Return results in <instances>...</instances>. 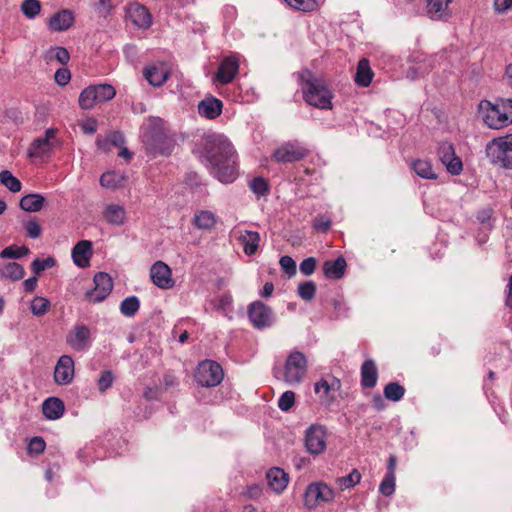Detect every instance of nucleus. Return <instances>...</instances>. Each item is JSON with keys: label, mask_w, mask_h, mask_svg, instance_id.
<instances>
[{"label": "nucleus", "mask_w": 512, "mask_h": 512, "mask_svg": "<svg viewBox=\"0 0 512 512\" xmlns=\"http://www.w3.org/2000/svg\"><path fill=\"white\" fill-rule=\"evenodd\" d=\"M94 284V289L87 292V296L90 301L95 303L103 301L113 288L112 278L104 272H99L94 276Z\"/></svg>", "instance_id": "obj_15"}, {"label": "nucleus", "mask_w": 512, "mask_h": 512, "mask_svg": "<svg viewBox=\"0 0 512 512\" xmlns=\"http://www.w3.org/2000/svg\"><path fill=\"white\" fill-rule=\"evenodd\" d=\"M446 166L447 171L452 175H459L463 170V164L461 159L454 154L447 162H443Z\"/></svg>", "instance_id": "obj_48"}, {"label": "nucleus", "mask_w": 512, "mask_h": 512, "mask_svg": "<svg viewBox=\"0 0 512 512\" xmlns=\"http://www.w3.org/2000/svg\"><path fill=\"white\" fill-rule=\"evenodd\" d=\"M224 377L220 364L213 360H204L198 364L194 378L202 387H215L219 385Z\"/></svg>", "instance_id": "obj_8"}, {"label": "nucleus", "mask_w": 512, "mask_h": 512, "mask_svg": "<svg viewBox=\"0 0 512 512\" xmlns=\"http://www.w3.org/2000/svg\"><path fill=\"white\" fill-rule=\"evenodd\" d=\"M203 155L211 165V173L222 183H231L237 177L236 152L223 135L209 133L202 138Z\"/></svg>", "instance_id": "obj_1"}, {"label": "nucleus", "mask_w": 512, "mask_h": 512, "mask_svg": "<svg viewBox=\"0 0 512 512\" xmlns=\"http://www.w3.org/2000/svg\"><path fill=\"white\" fill-rule=\"evenodd\" d=\"M341 388L339 379L333 377L332 381L322 378L315 383L314 391L319 396L320 404L329 408L335 401L334 393Z\"/></svg>", "instance_id": "obj_13"}, {"label": "nucleus", "mask_w": 512, "mask_h": 512, "mask_svg": "<svg viewBox=\"0 0 512 512\" xmlns=\"http://www.w3.org/2000/svg\"><path fill=\"white\" fill-rule=\"evenodd\" d=\"M238 239L242 244L246 255L251 256L258 250L260 242V235L258 232L245 230L244 232H241Z\"/></svg>", "instance_id": "obj_30"}, {"label": "nucleus", "mask_w": 512, "mask_h": 512, "mask_svg": "<svg viewBox=\"0 0 512 512\" xmlns=\"http://www.w3.org/2000/svg\"><path fill=\"white\" fill-rule=\"evenodd\" d=\"M384 397L390 401H400L404 394L405 388L398 382H390L384 387Z\"/></svg>", "instance_id": "obj_36"}, {"label": "nucleus", "mask_w": 512, "mask_h": 512, "mask_svg": "<svg viewBox=\"0 0 512 512\" xmlns=\"http://www.w3.org/2000/svg\"><path fill=\"white\" fill-rule=\"evenodd\" d=\"M295 403V393L293 391H285L278 400V407L282 411H289Z\"/></svg>", "instance_id": "obj_47"}, {"label": "nucleus", "mask_w": 512, "mask_h": 512, "mask_svg": "<svg viewBox=\"0 0 512 512\" xmlns=\"http://www.w3.org/2000/svg\"><path fill=\"white\" fill-rule=\"evenodd\" d=\"M55 265L56 259L53 256L34 259V286L36 285L37 276L40 275L41 272L50 269Z\"/></svg>", "instance_id": "obj_41"}, {"label": "nucleus", "mask_w": 512, "mask_h": 512, "mask_svg": "<svg viewBox=\"0 0 512 512\" xmlns=\"http://www.w3.org/2000/svg\"><path fill=\"white\" fill-rule=\"evenodd\" d=\"M92 256V243L88 240L79 241L72 249L73 262L80 268L90 265Z\"/></svg>", "instance_id": "obj_21"}, {"label": "nucleus", "mask_w": 512, "mask_h": 512, "mask_svg": "<svg viewBox=\"0 0 512 512\" xmlns=\"http://www.w3.org/2000/svg\"><path fill=\"white\" fill-rule=\"evenodd\" d=\"M74 15L70 10H61L53 14L48 20L49 29L52 31H64L74 23Z\"/></svg>", "instance_id": "obj_22"}, {"label": "nucleus", "mask_w": 512, "mask_h": 512, "mask_svg": "<svg viewBox=\"0 0 512 512\" xmlns=\"http://www.w3.org/2000/svg\"><path fill=\"white\" fill-rule=\"evenodd\" d=\"M426 11L433 20H442L449 16V0H426Z\"/></svg>", "instance_id": "obj_28"}, {"label": "nucleus", "mask_w": 512, "mask_h": 512, "mask_svg": "<svg viewBox=\"0 0 512 512\" xmlns=\"http://www.w3.org/2000/svg\"><path fill=\"white\" fill-rule=\"evenodd\" d=\"M455 154L454 147L449 142H443L439 145L438 155L441 162H447Z\"/></svg>", "instance_id": "obj_51"}, {"label": "nucleus", "mask_w": 512, "mask_h": 512, "mask_svg": "<svg viewBox=\"0 0 512 512\" xmlns=\"http://www.w3.org/2000/svg\"><path fill=\"white\" fill-rule=\"evenodd\" d=\"M222 109L223 102L212 95L206 96L198 104V113L209 120L219 117L222 113Z\"/></svg>", "instance_id": "obj_19"}, {"label": "nucleus", "mask_w": 512, "mask_h": 512, "mask_svg": "<svg viewBox=\"0 0 512 512\" xmlns=\"http://www.w3.org/2000/svg\"><path fill=\"white\" fill-rule=\"evenodd\" d=\"M100 184L106 188H115L117 185L115 174L110 172L102 174Z\"/></svg>", "instance_id": "obj_58"}, {"label": "nucleus", "mask_w": 512, "mask_h": 512, "mask_svg": "<svg viewBox=\"0 0 512 512\" xmlns=\"http://www.w3.org/2000/svg\"><path fill=\"white\" fill-rule=\"evenodd\" d=\"M266 478L269 487L276 493H281L287 487L288 475L281 468H271L267 472Z\"/></svg>", "instance_id": "obj_25"}, {"label": "nucleus", "mask_w": 512, "mask_h": 512, "mask_svg": "<svg viewBox=\"0 0 512 512\" xmlns=\"http://www.w3.org/2000/svg\"><path fill=\"white\" fill-rule=\"evenodd\" d=\"M82 129L86 134H94L97 130V121L94 119L87 120L83 125Z\"/></svg>", "instance_id": "obj_62"}, {"label": "nucleus", "mask_w": 512, "mask_h": 512, "mask_svg": "<svg viewBox=\"0 0 512 512\" xmlns=\"http://www.w3.org/2000/svg\"><path fill=\"white\" fill-rule=\"evenodd\" d=\"M46 59H56L61 64H67L70 60V54L64 47H52L46 53Z\"/></svg>", "instance_id": "obj_43"}, {"label": "nucleus", "mask_w": 512, "mask_h": 512, "mask_svg": "<svg viewBox=\"0 0 512 512\" xmlns=\"http://www.w3.org/2000/svg\"><path fill=\"white\" fill-rule=\"evenodd\" d=\"M54 79L59 86H65L71 79V73L67 68H59L55 72Z\"/></svg>", "instance_id": "obj_57"}, {"label": "nucleus", "mask_w": 512, "mask_h": 512, "mask_svg": "<svg viewBox=\"0 0 512 512\" xmlns=\"http://www.w3.org/2000/svg\"><path fill=\"white\" fill-rule=\"evenodd\" d=\"M262 495V488L260 485L254 484L248 487L247 496L250 499H258Z\"/></svg>", "instance_id": "obj_61"}, {"label": "nucleus", "mask_w": 512, "mask_h": 512, "mask_svg": "<svg viewBox=\"0 0 512 512\" xmlns=\"http://www.w3.org/2000/svg\"><path fill=\"white\" fill-rule=\"evenodd\" d=\"M116 95L115 88L110 84L90 85L83 89L79 95V106L83 110H89L96 104L109 101Z\"/></svg>", "instance_id": "obj_5"}, {"label": "nucleus", "mask_w": 512, "mask_h": 512, "mask_svg": "<svg viewBox=\"0 0 512 512\" xmlns=\"http://www.w3.org/2000/svg\"><path fill=\"white\" fill-rule=\"evenodd\" d=\"M67 343L76 351H83L90 342V330L85 325H79L67 335Z\"/></svg>", "instance_id": "obj_20"}, {"label": "nucleus", "mask_w": 512, "mask_h": 512, "mask_svg": "<svg viewBox=\"0 0 512 512\" xmlns=\"http://www.w3.org/2000/svg\"><path fill=\"white\" fill-rule=\"evenodd\" d=\"M143 74L152 86H161L169 78V72L164 67L151 66Z\"/></svg>", "instance_id": "obj_32"}, {"label": "nucleus", "mask_w": 512, "mask_h": 512, "mask_svg": "<svg viewBox=\"0 0 512 512\" xmlns=\"http://www.w3.org/2000/svg\"><path fill=\"white\" fill-rule=\"evenodd\" d=\"M24 268L17 262H7L0 264V278L17 281L23 278Z\"/></svg>", "instance_id": "obj_31"}, {"label": "nucleus", "mask_w": 512, "mask_h": 512, "mask_svg": "<svg viewBox=\"0 0 512 512\" xmlns=\"http://www.w3.org/2000/svg\"><path fill=\"white\" fill-rule=\"evenodd\" d=\"M347 267L346 260L343 256L337 257L335 260H327L323 264L324 275L329 279H341Z\"/></svg>", "instance_id": "obj_24"}, {"label": "nucleus", "mask_w": 512, "mask_h": 512, "mask_svg": "<svg viewBox=\"0 0 512 512\" xmlns=\"http://www.w3.org/2000/svg\"><path fill=\"white\" fill-rule=\"evenodd\" d=\"M317 261L314 257H308L300 263V271L305 276H309L314 273Z\"/></svg>", "instance_id": "obj_56"}, {"label": "nucleus", "mask_w": 512, "mask_h": 512, "mask_svg": "<svg viewBox=\"0 0 512 512\" xmlns=\"http://www.w3.org/2000/svg\"><path fill=\"white\" fill-rule=\"evenodd\" d=\"M0 183L13 193L19 192L22 187L21 182L9 170L0 172Z\"/></svg>", "instance_id": "obj_39"}, {"label": "nucleus", "mask_w": 512, "mask_h": 512, "mask_svg": "<svg viewBox=\"0 0 512 512\" xmlns=\"http://www.w3.org/2000/svg\"><path fill=\"white\" fill-rule=\"evenodd\" d=\"M307 374L306 356L298 351H292L286 359L283 380L289 385L300 384Z\"/></svg>", "instance_id": "obj_6"}, {"label": "nucleus", "mask_w": 512, "mask_h": 512, "mask_svg": "<svg viewBox=\"0 0 512 512\" xmlns=\"http://www.w3.org/2000/svg\"><path fill=\"white\" fill-rule=\"evenodd\" d=\"M361 480V474L357 469L352 470L350 474L347 476H343L337 479V483L339 484L342 490L351 488L358 484Z\"/></svg>", "instance_id": "obj_45"}, {"label": "nucleus", "mask_w": 512, "mask_h": 512, "mask_svg": "<svg viewBox=\"0 0 512 512\" xmlns=\"http://www.w3.org/2000/svg\"><path fill=\"white\" fill-rule=\"evenodd\" d=\"M484 123L491 129H502L512 124V98H499L494 103H480Z\"/></svg>", "instance_id": "obj_3"}, {"label": "nucleus", "mask_w": 512, "mask_h": 512, "mask_svg": "<svg viewBox=\"0 0 512 512\" xmlns=\"http://www.w3.org/2000/svg\"><path fill=\"white\" fill-rule=\"evenodd\" d=\"M248 316L253 326L264 329L273 324L272 309L261 301H255L248 308Z\"/></svg>", "instance_id": "obj_12"}, {"label": "nucleus", "mask_w": 512, "mask_h": 512, "mask_svg": "<svg viewBox=\"0 0 512 512\" xmlns=\"http://www.w3.org/2000/svg\"><path fill=\"white\" fill-rule=\"evenodd\" d=\"M55 134L54 129H47L44 137L34 140V158L44 159L51 155L56 143Z\"/></svg>", "instance_id": "obj_18"}, {"label": "nucleus", "mask_w": 512, "mask_h": 512, "mask_svg": "<svg viewBox=\"0 0 512 512\" xmlns=\"http://www.w3.org/2000/svg\"><path fill=\"white\" fill-rule=\"evenodd\" d=\"M396 465H397L396 456L390 455L388 458V463H387V474H386L387 476L396 477L395 476Z\"/></svg>", "instance_id": "obj_63"}, {"label": "nucleus", "mask_w": 512, "mask_h": 512, "mask_svg": "<svg viewBox=\"0 0 512 512\" xmlns=\"http://www.w3.org/2000/svg\"><path fill=\"white\" fill-rule=\"evenodd\" d=\"M146 149L153 154L169 155L174 148V140L160 128H150L143 135Z\"/></svg>", "instance_id": "obj_7"}, {"label": "nucleus", "mask_w": 512, "mask_h": 512, "mask_svg": "<svg viewBox=\"0 0 512 512\" xmlns=\"http://www.w3.org/2000/svg\"><path fill=\"white\" fill-rule=\"evenodd\" d=\"M299 79L304 85L302 92L307 104L318 109L331 110L333 108L334 94L323 78L317 77L308 69H303L299 73Z\"/></svg>", "instance_id": "obj_2"}, {"label": "nucleus", "mask_w": 512, "mask_h": 512, "mask_svg": "<svg viewBox=\"0 0 512 512\" xmlns=\"http://www.w3.org/2000/svg\"><path fill=\"white\" fill-rule=\"evenodd\" d=\"M334 490L323 482H314L307 486L304 502L308 508H315L321 502H332L334 500Z\"/></svg>", "instance_id": "obj_10"}, {"label": "nucleus", "mask_w": 512, "mask_h": 512, "mask_svg": "<svg viewBox=\"0 0 512 512\" xmlns=\"http://www.w3.org/2000/svg\"><path fill=\"white\" fill-rule=\"evenodd\" d=\"M64 411V402L57 397H49L42 404L43 415L49 420L59 419Z\"/></svg>", "instance_id": "obj_27"}, {"label": "nucleus", "mask_w": 512, "mask_h": 512, "mask_svg": "<svg viewBox=\"0 0 512 512\" xmlns=\"http://www.w3.org/2000/svg\"><path fill=\"white\" fill-rule=\"evenodd\" d=\"M316 294V284L313 281H305L298 286V295L305 301H311Z\"/></svg>", "instance_id": "obj_44"}, {"label": "nucleus", "mask_w": 512, "mask_h": 512, "mask_svg": "<svg viewBox=\"0 0 512 512\" xmlns=\"http://www.w3.org/2000/svg\"><path fill=\"white\" fill-rule=\"evenodd\" d=\"M249 187L258 196H265L269 193V184L263 177H255L250 182Z\"/></svg>", "instance_id": "obj_46"}, {"label": "nucleus", "mask_w": 512, "mask_h": 512, "mask_svg": "<svg viewBox=\"0 0 512 512\" xmlns=\"http://www.w3.org/2000/svg\"><path fill=\"white\" fill-rule=\"evenodd\" d=\"M495 10L499 13H503L512 7V0H495Z\"/></svg>", "instance_id": "obj_60"}, {"label": "nucleus", "mask_w": 512, "mask_h": 512, "mask_svg": "<svg viewBox=\"0 0 512 512\" xmlns=\"http://www.w3.org/2000/svg\"><path fill=\"white\" fill-rule=\"evenodd\" d=\"M129 16L132 22L139 28H148L152 24L149 11L138 3H134L130 6Z\"/></svg>", "instance_id": "obj_26"}, {"label": "nucleus", "mask_w": 512, "mask_h": 512, "mask_svg": "<svg viewBox=\"0 0 512 512\" xmlns=\"http://www.w3.org/2000/svg\"><path fill=\"white\" fill-rule=\"evenodd\" d=\"M50 307V301L47 298L35 296L34 297V315L45 314Z\"/></svg>", "instance_id": "obj_54"}, {"label": "nucleus", "mask_w": 512, "mask_h": 512, "mask_svg": "<svg viewBox=\"0 0 512 512\" xmlns=\"http://www.w3.org/2000/svg\"><path fill=\"white\" fill-rule=\"evenodd\" d=\"M395 480L396 477L385 476L379 486V491L384 496H390L395 491Z\"/></svg>", "instance_id": "obj_49"}, {"label": "nucleus", "mask_w": 512, "mask_h": 512, "mask_svg": "<svg viewBox=\"0 0 512 512\" xmlns=\"http://www.w3.org/2000/svg\"><path fill=\"white\" fill-rule=\"evenodd\" d=\"M217 222L216 215L208 210H202L195 214L194 217V225L198 229L202 230H211Z\"/></svg>", "instance_id": "obj_33"}, {"label": "nucleus", "mask_w": 512, "mask_h": 512, "mask_svg": "<svg viewBox=\"0 0 512 512\" xmlns=\"http://www.w3.org/2000/svg\"><path fill=\"white\" fill-rule=\"evenodd\" d=\"M313 228L320 232H327L331 227V219L325 215H318L313 220Z\"/></svg>", "instance_id": "obj_52"}, {"label": "nucleus", "mask_w": 512, "mask_h": 512, "mask_svg": "<svg viewBox=\"0 0 512 512\" xmlns=\"http://www.w3.org/2000/svg\"><path fill=\"white\" fill-rule=\"evenodd\" d=\"M372 404H373V407L378 411H381L386 407L384 399L380 394L373 395Z\"/></svg>", "instance_id": "obj_64"}, {"label": "nucleus", "mask_w": 512, "mask_h": 512, "mask_svg": "<svg viewBox=\"0 0 512 512\" xmlns=\"http://www.w3.org/2000/svg\"><path fill=\"white\" fill-rule=\"evenodd\" d=\"M124 136L119 131L110 133L106 139L97 138L96 144L102 149H107L108 144L116 147H121L124 144Z\"/></svg>", "instance_id": "obj_40"}, {"label": "nucleus", "mask_w": 512, "mask_h": 512, "mask_svg": "<svg viewBox=\"0 0 512 512\" xmlns=\"http://www.w3.org/2000/svg\"><path fill=\"white\" fill-rule=\"evenodd\" d=\"M239 71V61L235 55L226 56L222 59L218 71L213 77V82L222 85L229 84L233 81Z\"/></svg>", "instance_id": "obj_14"}, {"label": "nucleus", "mask_w": 512, "mask_h": 512, "mask_svg": "<svg viewBox=\"0 0 512 512\" xmlns=\"http://www.w3.org/2000/svg\"><path fill=\"white\" fill-rule=\"evenodd\" d=\"M74 378V361L71 356H61L54 369V380L58 385H68Z\"/></svg>", "instance_id": "obj_17"}, {"label": "nucleus", "mask_w": 512, "mask_h": 512, "mask_svg": "<svg viewBox=\"0 0 512 512\" xmlns=\"http://www.w3.org/2000/svg\"><path fill=\"white\" fill-rule=\"evenodd\" d=\"M94 9L99 16L107 17L111 13L113 5L111 0H95Z\"/></svg>", "instance_id": "obj_50"}, {"label": "nucleus", "mask_w": 512, "mask_h": 512, "mask_svg": "<svg viewBox=\"0 0 512 512\" xmlns=\"http://www.w3.org/2000/svg\"><path fill=\"white\" fill-rule=\"evenodd\" d=\"M411 168L423 179L433 180L437 178V174L433 171L432 164L427 160H414L411 163Z\"/></svg>", "instance_id": "obj_34"}, {"label": "nucleus", "mask_w": 512, "mask_h": 512, "mask_svg": "<svg viewBox=\"0 0 512 512\" xmlns=\"http://www.w3.org/2000/svg\"><path fill=\"white\" fill-rule=\"evenodd\" d=\"M309 151L298 142H287L273 152V159L279 163H293L302 160Z\"/></svg>", "instance_id": "obj_11"}, {"label": "nucleus", "mask_w": 512, "mask_h": 512, "mask_svg": "<svg viewBox=\"0 0 512 512\" xmlns=\"http://www.w3.org/2000/svg\"><path fill=\"white\" fill-rule=\"evenodd\" d=\"M374 73L370 67V63L366 58H362L356 69L354 77L355 83L360 87H368L373 79Z\"/></svg>", "instance_id": "obj_29"}, {"label": "nucleus", "mask_w": 512, "mask_h": 512, "mask_svg": "<svg viewBox=\"0 0 512 512\" xmlns=\"http://www.w3.org/2000/svg\"><path fill=\"white\" fill-rule=\"evenodd\" d=\"M161 383H162L164 389H168L177 384V378L171 372H167L163 375V379H162Z\"/></svg>", "instance_id": "obj_59"}, {"label": "nucleus", "mask_w": 512, "mask_h": 512, "mask_svg": "<svg viewBox=\"0 0 512 512\" xmlns=\"http://www.w3.org/2000/svg\"><path fill=\"white\" fill-rule=\"evenodd\" d=\"M114 376L111 371H103L98 379V388L100 391L107 390L113 383Z\"/></svg>", "instance_id": "obj_55"}, {"label": "nucleus", "mask_w": 512, "mask_h": 512, "mask_svg": "<svg viewBox=\"0 0 512 512\" xmlns=\"http://www.w3.org/2000/svg\"><path fill=\"white\" fill-rule=\"evenodd\" d=\"M150 277L152 282L161 289L172 288L175 283L170 267L162 261H157L151 266Z\"/></svg>", "instance_id": "obj_16"}, {"label": "nucleus", "mask_w": 512, "mask_h": 512, "mask_svg": "<svg viewBox=\"0 0 512 512\" xmlns=\"http://www.w3.org/2000/svg\"><path fill=\"white\" fill-rule=\"evenodd\" d=\"M378 380L377 366L372 359H367L361 366V386L372 389L376 386Z\"/></svg>", "instance_id": "obj_23"}, {"label": "nucleus", "mask_w": 512, "mask_h": 512, "mask_svg": "<svg viewBox=\"0 0 512 512\" xmlns=\"http://www.w3.org/2000/svg\"><path fill=\"white\" fill-rule=\"evenodd\" d=\"M104 218L113 225H122L125 220V210L119 205H109L104 211Z\"/></svg>", "instance_id": "obj_35"}, {"label": "nucleus", "mask_w": 512, "mask_h": 512, "mask_svg": "<svg viewBox=\"0 0 512 512\" xmlns=\"http://www.w3.org/2000/svg\"><path fill=\"white\" fill-rule=\"evenodd\" d=\"M279 263L282 270L289 276L296 274V262L292 259V257L287 255L282 256Z\"/></svg>", "instance_id": "obj_53"}, {"label": "nucleus", "mask_w": 512, "mask_h": 512, "mask_svg": "<svg viewBox=\"0 0 512 512\" xmlns=\"http://www.w3.org/2000/svg\"><path fill=\"white\" fill-rule=\"evenodd\" d=\"M29 253L30 250L25 245H10L0 252V257L3 259H19L23 256L28 255Z\"/></svg>", "instance_id": "obj_37"}, {"label": "nucleus", "mask_w": 512, "mask_h": 512, "mask_svg": "<svg viewBox=\"0 0 512 512\" xmlns=\"http://www.w3.org/2000/svg\"><path fill=\"white\" fill-rule=\"evenodd\" d=\"M139 308L140 302L136 296L127 297L120 304V311L126 317H133Z\"/></svg>", "instance_id": "obj_38"}, {"label": "nucleus", "mask_w": 512, "mask_h": 512, "mask_svg": "<svg viewBox=\"0 0 512 512\" xmlns=\"http://www.w3.org/2000/svg\"><path fill=\"white\" fill-rule=\"evenodd\" d=\"M291 8L302 11L312 12L315 11L319 4L317 0H284Z\"/></svg>", "instance_id": "obj_42"}, {"label": "nucleus", "mask_w": 512, "mask_h": 512, "mask_svg": "<svg viewBox=\"0 0 512 512\" xmlns=\"http://www.w3.org/2000/svg\"><path fill=\"white\" fill-rule=\"evenodd\" d=\"M489 161L504 169H512V133L493 138L486 144Z\"/></svg>", "instance_id": "obj_4"}, {"label": "nucleus", "mask_w": 512, "mask_h": 512, "mask_svg": "<svg viewBox=\"0 0 512 512\" xmlns=\"http://www.w3.org/2000/svg\"><path fill=\"white\" fill-rule=\"evenodd\" d=\"M327 429L321 424H312L305 431V447L311 455L322 454L326 450Z\"/></svg>", "instance_id": "obj_9"}]
</instances>
